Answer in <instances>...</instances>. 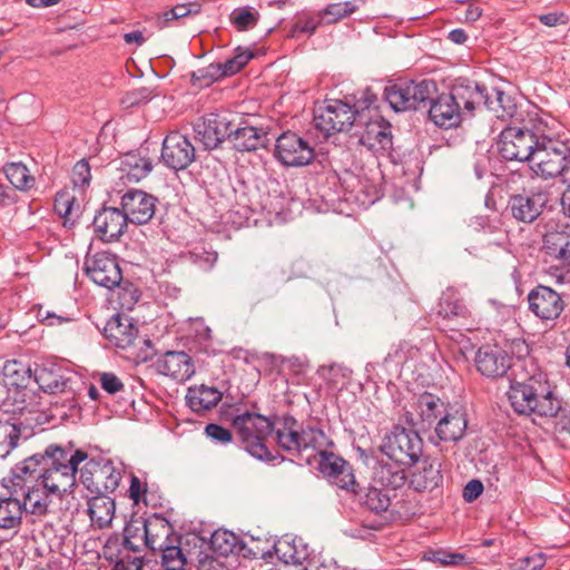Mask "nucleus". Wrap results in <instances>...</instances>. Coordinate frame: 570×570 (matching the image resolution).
<instances>
[{"instance_id": "0eeeda50", "label": "nucleus", "mask_w": 570, "mask_h": 570, "mask_svg": "<svg viewBox=\"0 0 570 570\" xmlns=\"http://www.w3.org/2000/svg\"><path fill=\"white\" fill-rule=\"evenodd\" d=\"M434 92L433 81L399 80L385 88L384 97L394 111H405L432 99Z\"/></svg>"}, {"instance_id": "680f3d73", "label": "nucleus", "mask_w": 570, "mask_h": 570, "mask_svg": "<svg viewBox=\"0 0 570 570\" xmlns=\"http://www.w3.org/2000/svg\"><path fill=\"white\" fill-rule=\"evenodd\" d=\"M197 570H229L219 559L205 556L198 560Z\"/></svg>"}, {"instance_id": "e2e57ef3", "label": "nucleus", "mask_w": 570, "mask_h": 570, "mask_svg": "<svg viewBox=\"0 0 570 570\" xmlns=\"http://www.w3.org/2000/svg\"><path fill=\"white\" fill-rule=\"evenodd\" d=\"M557 242L554 243L558 246L556 257L562 261L570 259V236L557 235Z\"/></svg>"}, {"instance_id": "bf43d9fd", "label": "nucleus", "mask_w": 570, "mask_h": 570, "mask_svg": "<svg viewBox=\"0 0 570 570\" xmlns=\"http://www.w3.org/2000/svg\"><path fill=\"white\" fill-rule=\"evenodd\" d=\"M483 492V484L480 480H471L463 489V498L466 502H472Z\"/></svg>"}, {"instance_id": "a18cd8bd", "label": "nucleus", "mask_w": 570, "mask_h": 570, "mask_svg": "<svg viewBox=\"0 0 570 570\" xmlns=\"http://www.w3.org/2000/svg\"><path fill=\"white\" fill-rule=\"evenodd\" d=\"M200 11L198 3H180L163 13L161 20L159 21L160 27H167L168 22L179 20L190 14H197Z\"/></svg>"}, {"instance_id": "423d86ee", "label": "nucleus", "mask_w": 570, "mask_h": 570, "mask_svg": "<svg viewBox=\"0 0 570 570\" xmlns=\"http://www.w3.org/2000/svg\"><path fill=\"white\" fill-rule=\"evenodd\" d=\"M233 426L250 455L259 460L271 458L266 439L272 434L274 424L269 419L258 413L244 412L234 417Z\"/></svg>"}, {"instance_id": "473e14b6", "label": "nucleus", "mask_w": 570, "mask_h": 570, "mask_svg": "<svg viewBox=\"0 0 570 570\" xmlns=\"http://www.w3.org/2000/svg\"><path fill=\"white\" fill-rule=\"evenodd\" d=\"M144 543L153 551L167 544L173 532L170 524L165 519L145 520L141 524Z\"/></svg>"}, {"instance_id": "f03ea898", "label": "nucleus", "mask_w": 570, "mask_h": 570, "mask_svg": "<svg viewBox=\"0 0 570 570\" xmlns=\"http://www.w3.org/2000/svg\"><path fill=\"white\" fill-rule=\"evenodd\" d=\"M275 441L291 459L309 460L314 453H323L333 443L317 425L301 424L293 416H284L274 424Z\"/></svg>"}, {"instance_id": "2f4dec72", "label": "nucleus", "mask_w": 570, "mask_h": 570, "mask_svg": "<svg viewBox=\"0 0 570 570\" xmlns=\"http://www.w3.org/2000/svg\"><path fill=\"white\" fill-rule=\"evenodd\" d=\"M402 465V463L396 461H379L374 468V481L392 490L403 487L406 481V474Z\"/></svg>"}, {"instance_id": "8fccbe9b", "label": "nucleus", "mask_w": 570, "mask_h": 570, "mask_svg": "<svg viewBox=\"0 0 570 570\" xmlns=\"http://www.w3.org/2000/svg\"><path fill=\"white\" fill-rule=\"evenodd\" d=\"M90 166L85 159L79 160L72 168L71 180L76 187H87L90 183Z\"/></svg>"}, {"instance_id": "f257e3e1", "label": "nucleus", "mask_w": 570, "mask_h": 570, "mask_svg": "<svg viewBox=\"0 0 570 570\" xmlns=\"http://www.w3.org/2000/svg\"><path fill=\"white\" fill-rule=\"evenodd\" d=\"M88 454L82 450L49 444L43 453H36L17 463L2 485L24 499L28 513L45 515L53 498L73 491L78 465Z\"/></svg>"}, {"instance_id": "49530a36", "label": "nucleus", "mask_w": 570, "mask_h": 570, "mask_svg": "<svg viewBox=\"0 0 570 570\" xmlns=\"http://www.w3.org/2000/svg\"><path fill=\"white\" fill-rule=\"evenodd\" d=\"M210 543L216 552L222 556H227L235 549L236 537L228 531H215L212 535Z\"/></svg>"}, {"instance_id": "f3484780", "label": "nucleus", "mask_w": 570, "mask_h": 570, "mask_svg": "<svg viewBox=\"0 0 570 570\" xmlns=\"http://www.w3.org/2000/svg\"><path fill=\"white\" fill-rule=\"evenodd\" d=\"M157 198L141 189H129L121 197V210L136 225L148 223L155 215Z\"/></svg>"}, {"instance_id": "39448f33", "label": "nucleus", "mask_w": 570, "mask_h": 570, "mask_svg": "<svg viewBox=\"0 0 570 570\" xmlns=\"http://www.w3.org/2000/svg\"><path fill=\"white\" fill-rule=\"evenodd\" d=\"M570 158V139L540 136L530 169L543 179L560 178Z\"/></svg>"}, {"instance_id": "dca6fc26", "label": "nucleus", "mask_w": 570, "mask_h": 570, "mask_svg": "<svg viewBox=\"0 0 570 570\" xmlns=\"http://www.w3.org/2000/svg\"><path fill=\"white\" fill-rule=\"evenodd\" d=\"M529 309L541 321H556L564 309L562 296L550 286L538 285L528 294Z\"/></svg>"}, {"instance_id": "13d9d810", "label": "nucleus", "mask_w": 570, "mask_h": 570, "mask_svg": "<svg viewBox=\"0 0 570 570\" xmlns=\"http://www.w3.org/2000/svg\"><path fill=\"white\" fill-rule=\"evenodd\" d=\"M568 16L564 12H548L539 16V21L548 27H557L568 23Z\"/></svg>"}, {"instance_id": "cd10ccee", "label": "nucleus", "mask_w": 570, "mask_h": 570, "mask_svg": "<svg viewBox=\"0 0 570 570\" xmlns=\"http://www.w3.org/2000/svg\"><path fill=\"white\" fill-rule=\"evenodd\" d=\"M438 314L444 320L452 321L456 326L470 330V311L465 304L456 296L453 291H446L442 294L439 303Z\"/></svg>"}, {"instance_id": "5fc2aeb1", "label": "nucleus", "mask_w": 570, "mask_h": 570, "mask_svg": "<svg viewBox=\"0 0 570 570\" xmlns=\"http://www.w3.org/2000/svg\"><path fill=\"white\" fill-rule=\"evenodd\" d=\"M205 434L213 441L222 444L229 443L233 440L232 432L216 423H209L205 428Z\"/></svg>"}, {"instance_id": "a19ab883", "label": "nucleus", "mask_w": 570, "mask_h": 570, "mask_svg": "<svg viewBox=\"0 0 570 570\" xmlns=\"http://www.w3.org/2000/svg\"><path fill=\"white\" fill-rule=\"evenodd\" d=\"M3 171L8 180L17 189H29L35 183V178L30 175L29 169L22 163L7 164Z\"/></svg>"}, {"instance_id": "72a5a7b5", "label": "nucleus", "mask_w": 570, "mask_h": 570, "mask_svg": "<svg viewBox=\"0 0 570 570\" xmlns=\"http://www.w3.org/2000/svg\"><path fill=\"white\" fill-rule=\"evenodd\" d=\"M115 510L116 503L108 495H95L88 500V515L98 529H105L111 524Z\"/></svg>"}, {"instance_id": "1a4fd4ad", "label": "nucleus", "mask_w": 570, "mask_h": 570, "mask_svg": "<svg viewBox=\"0 0 570 570\" xmlns=\"http://www.w3.org/2000/svg\"><path fill=\"white\" fill-rule=\"evenodd\" d=\"M423 442L417 432L395 426L384 439L382 451L392 461L414 464L422 454Z\"/></svg>"}, {"instance_id": "3c124183", "label": "nucleus", "mask_w": 570, "mask_h": 570, "mask_svg": "<svg viewBox=\"0 0 570 570\" xmlns=\"http://www.w3.org/2000/svg\"><path fill=\"white\" fill-rule=\"evenodd\" d=\"M150 566L144 564L142 558L130 553H121L115 563V570H148Z\"/></svg>"}, {"instance_id": "412c9836", "label": "nucleus", "mask_w": 570, "mask_h": 570, "mask_svg": "<svg viewBox=\"0 0 570 570\" xmlns=\"http://www.w3.org/2000/svg\"><path fill=\"white\" fill-rule=\"evenodd\" d=\"M156 371L178 382H186L195 374V364L189 354L183 351H168L155 362Z\"/></svg>"}, {"instance_id": "f8f14e48", "label": "nucleus", "mask_w": 570, "mask_h": 570, "mask_svg": "<svg viewBox=\"0 0 570 570\" xmlns=\"http://www.w3.org/2000/svg\"><path fill=\"white\" fill-rule=\"evenodd\" d=\"M235 127V118L232 114H209L194 125L195 138L204 148L212 150L228 138Z\"/></svg>"}, {"instance_id": "052dcab7", "label": "nucleus", "mask_w": 570, "mask_h": 570, "mask_svg": "<svg viewBox=\"0 0 570 570\" xmlns=\"http://www.w3.org/2000/svg\"><path fill=\"white\" fill-rule=\"evenodd\" d=\"M317 23L313 18L298 19L292 29V35L295 36L298 32L312 35L316 30Z\"/></svg>"}, {"instance_id": "79ce46f5", "label": "nucleus", "mask_w": 570, "mask_h": 570, "mask_svg": "<svg viewBox=\"0 0 570 570\" xmlns=\"http://www.w3.org/2000/svg\"><path fill=\"white\" fill-rule=\"evenodd\" d=\"M158 551L161 552V563H155L151 567H161L164 570H185L186 557L180 547L167 543Z\"/></svg>"}, {"instance_id": "864d4df0", "label": "nucleus", "mask_w": 570, "mask_h": 570, "mask_svg": "<svg viewBox=\"0 0 570 570\" xmlns=\"http://www.w3.org/2000/svg\"><path fill=\"white\" fill-rule=\"evenodd\" d=\"M376 95L370 89H365L361 92V97L356 100L355 104V116L357 115L358 121L362 122L365 119V115L363 114L365 110L371 112V106L376 101Z\"/></svg>"}, {"instance_id": "ddd939ff", "label": "nucleus", "mask_w": 570, "mask_h": 570, "mask_svg": "<svg viewBox=\"0 0 570 570\" xmlns=\"http://www.w3.org/2000/svg\"><path fill=\"white\" fill-rule=\"evenodd\" d=\"M275 157L287 167H302L312 161L314 149L301 136L287 131L276 140Z\"/></svg>"}, {"instance_id": "b1692460", "label": "nucleus", "mask_w": 570, "mask_h": 570, "mask_svg": "<svg viewBox=\"0 0 570 570\" xmlns=\"http://www.w3.org/2000/svg\"><path fill=\"white\" fill-rule=\"evenodd\" d=\"M547 203V193L522 194L511 197L509 208L515 219L531 223L539 217Z\"/></svg>"}, {"instance_id": "c03bdc74", "label": "nucleus", "mask_w": 570, "mask_h": 570, "mask_svg": "<svg viewBox=\"0 0 570 570\" xmlns=\"http://www.w3.org/2000/svg\"><path fill=\"white\" fill-rule=\"evenodd\" d=\"M321 455V460L318 463V469L321 473L328 479L330 482H333L334 479L341 473V470L348 463L342 458L335 455L334 453H328L327 449L323 453H314V455Z\"/></svg>"}, {"instance_id": "e433bc0d", "label": "nucleus", "mask_w": 570, "mask_h": 570, "mask_svg": "<svg viewBox=\"0 0 570 570\" xmlns=\"http://www.w3.org/2000/svg\"><path fill=\"white\" fill-rule=\"evenodd\" d=\"M2 382L9 390H20L28 386L33 373L30 366L16 361H7L2 366Z\"/></svg>"}, {"instance_id": "774afa93", "label": "nucleus", "mask_w": 570, "mask_h": 570, "mask_svg": "<svg viewBox=\"0 0 570 570\" xmlns=\"http://www.w3.org/2000/svg\"><path fill=\"white\" fill-rule=\"evenodd\" d=\"M56 210L63 216H68L71 213V200L66 196H60L55 200Z\"/></svg>"}, {"instance_id": "de8ad7c7", "label": "nucleus", "mask_w": 570, "mask_h": 570, "mask_svg": "<svg viewBox=\"0 0 570 570\" xmlns=\"http://www.w3.org/2000/svg\"><path fill=\"white\" fill-rule=\"evenodd\" d=\"M230 20L239 30H246L256 24L257 12L249 8H238L232 12Z\"/></svg>"}, {"instance_id": "c756f323", "label": "nucleus", "mask_w": 570, "mask_h": 570, "mask_svg": "<svg viewBox=\"0 0 570 570\" xmlns=\"http://www.w3.org/2000/svg\"><path fill=\"white\" fill-rule=\"evenodd\" d=\"M474 87L481 95V99L478 100L476 107H480L481 105L485 106L490 111L494 112L498 118L512 116L514 105L504 91L492 88L491 92H489L484 86L478 82H474Z\"/></svg>"}, {"instance_id": "bb28decb", "label": "nucleus", "mask_w": 570, "mask_h": 570, "mask_svg": "<svg viewBox=\"0 0 570 570\" xmlns=\"http://www.w3.org/2000/svg\"><path fill=\"white\" fill-rule=\"evenodd\" d=\"M119 179L124 183H138L151 171L153 163L139 153L125 154L119 159Z\"/></svg>"}, {"instance_id": "6e6d98bb", "label": "nucleus", "mask_w": 570, "mask_h": 570, "mask_svg": "<svg viewBox=\"0 0 570 570\" xmlns=\"http://www.w3.org/2000/svg\"><path fill=\"white\" fill-rule=\"evenodd\" d=\"M99 382L101 387L109 394H116L124 390V383L114 373L100 374Z\"/></svg>"}, {"instance_id": "aec40b11", "label": "nucleus", "mask_w": 570, "mask_h": 570, "mask_svg": "<svg viewBox=\"0 0 570 570\" xmlns=\"http://www.w3.org/2000/svg\"><path fill=\"white\" fill-rule=\"evenodd\" d=\"M368 118V121L361 122L365 127L360 135V144L373 153L389 151L393 145L390 122L377 112Z\"/></svg>"}, {"instance_id": "7c9ffc66", "label": "nucleus", "mask_w": 570, "mask_h": 570, "mask_svg": "<svg viewBox=\"0 0 570 570\" xmlns=\"http://www.w3.org/2000/svg\"><path fill=\"white\" fill-rule=\"evenodd\" d=\"M222 397L223 393L219 390L202 384L188 389L186 402L191 411L203 412L215 407Z\"/></svg>"}, {"instance_id": "09e8293b", "label": "nucleus", "mask_w": 570, "mask_h": 570, "mask_svg": "<svg viewBox=\"0 0 570 570\" xmlns=\"http://www.w3.org/2000/svg\"><path fill=\"white\" fill-rule=\"evenodd\" d=\"M239 70L240 69L235 63L234 58H230L227 59L224 63H213L208 66L207 73L209 75L210 81H214L220 77L235 75Z\"/></svg>"}, {"instance_id": "0e129e2a", "label": "nucleus", "mask_w": 570, "mask_h": 570, "mask_svg": "<svg viewBox=\"0 0 570 570\" xmlns=\"http://www.w3.org/2000/svg\"><path fill=\"white\" fill-rule=\"evenodd\" d=\"M146 493V485L139 480L138 476H131L129 495L135 503H138L141 497Z\"/></svg>"}, {"instance_id": "58836bf2", "label": "nucleus", "mask_w": 570, "mask_h": 570, "mask_svg": "<svg viewBox=\"0 0 570 570\" xmlns=\"http://www.w3.org/2000/svg\"><path fill=\"white\" fill-rule=\"evenodd\" d=\"M440 463L435 459L426 458L422 462V469L413 473L411 483L415 490L422 491L438 485L441 480Z\"/></svg>"}, {"instance_id": "603ef678", "label": "nucleus", "mask_w": 570, "mask_h": 570, "mask_svg": "<svg viewBox=\"0 0 570 570\" xmlns=\"http://www.w3.org/2000/svg\"><path fill=\"white\" fill-rule=\"evenodd\" d=\"M333 484L337 485L338 488L352 491L356 494V481L353 473V469L350 463H347L343 470H341V473L334 479L332 482Z\"/></svg>"}, {"instance_id": "c85d7f7f", "label": "nucleus", "mask_w": 570, "mask_h": 570, "mask_svg": "<svg viewBox=\"0 0 570 570\" xmlns=\"http://www.w3.org/2000/svg\"><path fill=\"white\" fill-rule=\"evenodd\" d=\"M465 429L466 420L464 414L453 407L438 421L435 434L440 441L456 442L464 435Z\"/></svg>"}, {"instance_id": "338daca9", "label": "nucleus", "mask_w": 570, "mask_h": 570, "mask_svg": "<svg viewBox=\"0 0 570 570\" xmlns=\"http://www.w3.org/2000/svg\"><path fill=\"white\" fill-rule=\"evenodd\" d=\"M551 276L559 285L570 284V267H551Z\"/></svg>"}, {"instance_id": "4d7b16f0", "label": "nucleus", "mask_w": 570, "mask_h": 570, "mask_svg": "<svg viewBox=\"0 0 570 570\" xmlns=\"http://www.w3.org/2000/svg\"><path fill=\"white\" fill-rule=\"evenodd\" d=\"M519 563L520 570H540L546 564V557L543 553L538 552L532 556L521 558Z\"/></svg>"}, {"instance_id": "4c0bfd02", "label": "nucleus", "mask_w": 570, "mask_h": 570, "mask_svg": "<svg viewBox=\"0 0 570 570\" xmlns=\"http://www.w3.org/2000/svg\"><path fill=\"white\" fill-rule=\"evenodd\" d=\"M416 406L422 422L428 425L439 421L444 413H449L453 409L431 393L420 395Z\"/></svg>"}, {"instance_id": "393cba45", "label": "nucleus", "mask_w": 570, "mask_h": 570, "mask_svg": "<svg viewBox=\"0 0 570 570\" xmlns=\"http://www.w3.org/2000/svg\"><path fill=\"white\" fill-rule=\"evenodd\" d=\"M106 338L117 348H129L137 338L138 328L127 315H114L105 325Z\"/></svg>"}, {"instance_id": "37998d69", "label": "nucleus", "mask_w": 570, "mask_h": 570, "mask_svg": "<svg viewBox=\"0 0 570 570\" xmlns=\"http://www.w3.org/2000/svg\"><path fill=\"white\" fill-rule=\"evenodd\" d=\"M356 10L357 4L354 1L332 3L320 12V18L325 23H335L338 20L351 16Z\"/></svg>"}, {"instance_id": "9b49d317", "label": "nucleus", "mask_w": 570, "mask_h": 570, "mask_svg": "<svg viewBox=\"0 0 570 570\" xmlns=\"http://www.w3.org/2000/svg\"><path fill=\"white\" fill-rule=\"evenodd\" d=\"M121 473L109 460H89L80 469L79 481L96 495L114 492L120 482Z\"/></svg>"}, {"instance_id": "9d476101", "label": "nucleus", "mask_w": 570, "mask_h": 570, "mask_svg": "<svg viewBox=\"0 0 570 570\" xmlns=\"http://www.w3.org/2000/svg\"><path fill=\"white\" fill-rule=\"evenodd\" d=\"M354 121L355 111L341 100H330L314 108V127L324 138L348 129Z\"/></svg>"}, {"instance_id": "ea45409f", "label": "nucleus", "mask_w": 570, "mask_h": 570, "mask_svg": "<svg viewBox=\"0 0 570 570\" xmlns=\"http://www.w3.org/2000/svg\"><path fill=\"white\" fill-rule=\"evenodd\" d=\"M356 497L361 505L375 513L385 512L391 504L387 491L377 488H367L356 492Z\"/></svg>"}, {"instance_id": "7ed1b4c3", "label": "nucleus", "mask_w": 570, "mask_h": 570, "mask_svg": "<svg viewBox=\"0 0 570 570\" xmlns=\"http://www.w3.org/2000/svg\"><path fill=\"white\" fill-rule=\"evenodd\" d=\"M507 395L512 409L519 414L554 417L561 410L560 401L542 374L512 383Z\"/></svg>"}, {"instance_id": "a211bd4d", "label": "nucleus", "mask_w": 570, "mask_h": 570, "mask_svg": "<svg viewBox=\"0 0 570 570\" xmlns=\"http://www.w3.org/2000/svg\"><path fill=\"white\" fill-rule=\"evenodd\" d=\"M161 159L167 167L183 170L195 160V147L185 135L170 132L164 139Z\"/></svg>"}, {"instance_id": "4468645a", "label": "nucleus", "mask_w": 570, "mask_h": 570, "mask_svg": "<svg viewBox=\"0 0 570 570\" xmlns=\"http://www.w3.org/2000/svg\"><path fill=\"white\" fill-rule=\"evenodd\" d=\"M33 379L45 393L66 394L67 400L73 401L75 377L61 366L57 364L37 366L33 371Z\"/></svg>"}, {"instance_id": "f704fd0d", "label": "nucleus", "mask_w": 570, "mask_h": 570, "mask_svg": "<svg viewBox=\"0 0 570 570\" xmlns=\"http://www.w3.org/2000/svg\"><path fill=\"white\" fill-rule=\"evenodd\" d=\"M277 558L285 564H303L309 556L308 547L302 539L284 538L278 540L275 546Z\"/></svg>"}, {"instance_id": "4be33fe9", "label": "nucleus", "mask_w": 570, "mask_h": 570, "mask_svg": "<svg viewBox=\"0 0 570 570\" xmlns=\"http://www.w3.org/2000/svg\"><path fill=\"white\" fill-rule=\"evenodd\" d=\"M127 219L121 209L116 207H104L92 222L95 234L104 242H115L125 233Z\"/></svg>"}, {"instance_id": "5701e85b", "label": "nucleus", "mask_w": 570, "mask_h": 570, "mask_svg": "<svg viewBox=\"0 0 570 570\" xmlns=\"http://www.w3.org/2000/svg\"><path fill=\"white\" fill-rule=\"evenodd\" d=\"M235 118V127L230 130L228 139L238 151H252L264 148L269 142L267 132L263 128L249 126L242 121V117L232 115Z\"/></svg>"}, {"instance_id": "a878e982", "label": "nucleus", "mask_w": 570, "mask_h": 570, "mask_svg": "<svg viewBox=\"0 0 570 570\" xmlns=\"http://www.w3.org/2000/svg\"><path fill=\"white\" fill-rule=\"evenodd\" d=\"M31 431L20 417L0 421V460L6 459L16 449L21 439H29Z\"/></svg>"}, {"instance_id": "6ab92c4d", "label": "nucleus", "mask_w": 570, "mask_h": 570, "mask_svg": "<svg viewBox=\"0 0 570 570\" xmlns=\"http://www.w3.org/2000/svg\"><path fill=\"white\" fill-rule=\"evenodd\" d=\"M511 356L499 345H482L474 357L476 370L489 379L502 377L511 367Z\"/></svg>"}, {"instance_id": "69168bd1", "label": "nucleus", "mask_w": 570, "mask_h": 570, "mask_svg": "<svg viewBox=\"0 0 570 570\" xmlns=\"http://www.w3.org/2000/svg\"><path fill=\"white\" fill-rule=\"evenodd\" d=\"M554 416L557 417V430L560 432L570 433V410H559Z\"/></svg>"}, {"instance_id": "6e6552de", "label": "nucleus", "mask_w": 570, "mask_h": 570, "mask_svg": "<svg viewBox=\"0 0 570 570\" xmlns=\"http://www.w3.org/2000/svg\"><path fill=\"white\" fill-rule=\"evenodd\" d=\"M539 142L540 137L531 130L508 127L499 136L498 151L505 160L531 164Z\"/></svg>"}, {"instance_id": "20e7f679", "label": "nucleus", "mask_w": 570, "mask_h": 570, "mask_svg": "<svg viewBox=\"0 0 570 570\" xmlns=\"http://www.w3.org/2000/svg\"><path fill=\"white\" fill-rule=\"evenodd\" d=\"M481 95L474 81H464L452 87L449 94L440 95L432 100L429 109L430 119L441 128L450 129L460 125L463 112L472 114Z\"/></svg>"}, {"instance_id": "2eb2a0df", "label": "nucleus", "mask_w": 570, "mask_h": 570, "mask_svg": "<svg viewBox=\"0 0 570 570\" xmlns=\"http://www.w3.org/2000/svg\"><path fill=\"white\" fill-rule=\"evenodd\" d=\"M85 271L94 283L109 289L118 286L122 279L117 258L106 252L88 256L85 261Z\"/></svg>"}, {"instance_id": "c9c22d12", "label": "nucleus", "mask_w": 570, "mask_h": 570, "mask_svg": "<svg viewBox=\"0 0 570 570\" xmlns=\"http://www.w3.org/2000/svg\"><path fill=\"white\" fill-rule=\"evenodd\" d=\"M10 493L9 498L0 499V528L12 529L21 523L22 512L26 511L24 499L21 494Z\"/></svg>"}]
</instances>
